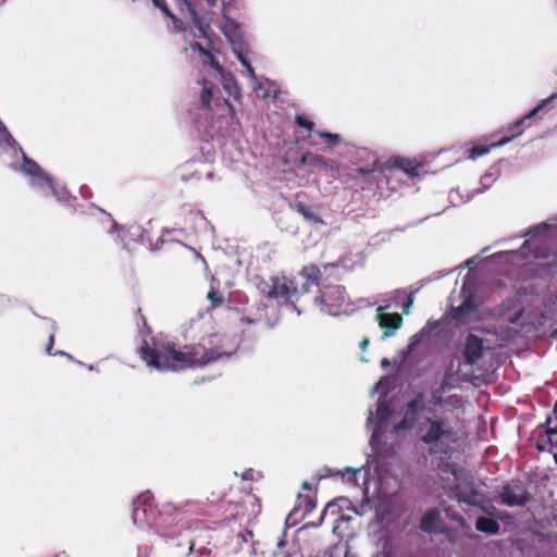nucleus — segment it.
<instances>
[{"label": "nucleus", "mask_w": 557, "mask_h": 557, "mask_svg": "<svg viewBox=\"0 0 557 557\" xmlns=\"http://www.w3.org/2000/svg\"><path fill=\"white\" fill-rule=\"evenodd\" d=\"M302 488L304 490H311V484L309 482H304L302 483Z\"/></svg>", "instance_id": "50"}, {"label": "nucleus", "mask_w": 557, "mask_h": 557, "mask_svg": "<svg viewBox=\"0 0 557 557\" xmlns=\"http://www.w3.org/2000/svg\"><path fill=\"white\" fill-rule=\"evenodd\" d=\"M444 511L446 517L449 518L450 520L456 521L459 524H462L465 522V518L461 515H459L455 509L446 507Z\"/></svg>", "instance_id": "38"}, {"label": "nucleus", "mask_w": 557, "mask_h": 557, "mask_svg": "<svg viewBox=\"0 0 557 557\" xmlns=\"http://www.w3.org/2000/svg\"><path fill=\"white\" fill-rule=\"evenodd\" d=\"M315 304L320 306L321 311L332 317L348 315L355 310L342 285L323 286L315 298Z\"/></svg>", "instance_id": "7"}, {"label": "nucleus", "mask_w": 557, "mask_h": 557, "mask_svg": "<svg viewBox=\"0 0 557 557\" xmlns=\"http://www.w3.org/2000/svg\"><path fill=\"white\" fill-rule=\"evenodd\" d=\"M182 509L173 503H166L158 509L153 503V496L149 491L143 492L133 500L132 519L140 529H156L163 531L168 517L180 512Z\"/></svg>", "instance_id": "5"}, {"label": "nucleus", "mask_w": 557, "mask_h": 557, "mask_svg": "<svg viewBox=\"0 0 557 557\" xmlns=\"http://www.w3.org/2000/svg\"><path fill=\"white\" fill-rule=\"evenodd\" d=\"M302 162L309 161L313 165H327V161L324 157L318 154H308L302 157Z\"/></svg>", "instance_id": "33"}, {"label": "nucleus", "mask_w": 557, "mask_h": 557, "mask_svg": "<svg viewBox=\"0 0 557 557\" xmlns=\"http://www.w3.org/2000/svg\"><path fill=\"white\" fill-rule=\"evenodd\" d=\"M253 473L255 471L252 469H247L246 471H244L242 478L243 480H253Z\"/></svg>", "instance_id": "45"}, {"label": "nucleus", "mask_w": 557, "mask_h": 557, "mask_svg": "<svg viewBox=\"0 0 557 557\" xmlns=\"http://www.w3.org/2000/svg\"><path fill=\"white\" fill-rule=\"evenodd\" d=\"M0 148L3 152L21 153L23 163L18 170L28 178L30 187L42 197L53 196L60 202H69L71 195L65 187H58L52 177L33 159L28 158L7 126L0 120Z\"/></svg>", "instance_id": "4"}, {"label": "nucleus", "mask_w": 557, "mask_h": 557, "mask_svg": "<svg viewBox=\"0 0 557 557\" xmlns=\"http://www.w3.org/2000/svg\"><path fill=\"white\" fill-rule=\"evenodd\" d=\"M208 299L211 301L212 304V307L216 308L219 307L222 302H223V297L221 296V294L215 290V289H211L208 295H207Z\"/></svg>", "instance_id": "37"}, {"label": "nucleus", "mask_w": 557, "mask_h": 557, "mask_svg": "<svg viewBox=\"0 0 557 557\" xmlns=\"http://www.w3.org/2000/svg\"><path fill=\"white\" fill-rule=\"evenodd\" d=\"M233 51L236 54L240 64L247 70L249 76L252 79H255V82H256L255 90L262 91V94H261L262 98L270 97L271 94L274 92L272 83L267 78L257 77L253 67L251 66L250 61L248 60V58L245 55L244 51L240 48L233 47Z\"/></svg>", "instance_id": "15"}, {"label": "nucleus", "mask_w": 557, "mask_h": 557, "mask_svg": "<svg viewBox=\"0 0 557 557\" xmlns=\"http://www.w3.org/2000/svg\"><path fill=\"white\" fill-rule=\"evenodd\" d=\"M211 98H212V90L205 83L203 84V89H202V92H201V96H200L202 104L207 106V107H210Z\"/></svg>", "instance_id": "39"}, {"label": "nucleus", "mask_w": 557, "mask_h": 557, "mask_svg": "<svg viewBox=\"0 0 557 557\" xmlns=\"http://www.w3.org/2000/svg\"><path fill=\"white\" fill-rule=\"evenodd\" d=\"M295 121L298 126L304 127L308 131H314V123L312 121L308 120L306 116L296 115Z\"/></svg>", "instance_id": "36"}, {"label": "nucleus", "mask_w": 557, "mask_h": 557, "mask_svg": "<svg viewBox=\"0 0 557 557\" xmlns=\"http://www.w3.org/2000/svg\"><path fill=\"white\" fill-rule=\"evenodd\" d=\"M283 544H284V541H283V540H281V541L278 542V546H282Z\"/></svg>", "instance_id": "61"}, {"label": "nucleus", "mask_w": 557, "mask_h": 557, "mask_svg": "<svg viewBox=\"0 0 557 557\" xmlns=\"http://www.w3.org/2000/svg\"><path fill=\"white\" fill-rule=\"evenodd\" d=\"M473 262H474V259H473V258H472V259H469V260H467L466 265H467V267H470V265H472V263H473Z\"/></svg>", "instance_id": "54"}, {"label": "nucleus", "mask_w": 557, "mask_h": 557, "mask_svg": "<svg viewBox=\"0 0 557 557\" xmlns=\"http://www.w3.org/2000/svg\"><path fill=\"white\" fill-rule=\"evenodd\" d=\"M317 135L327 140L329 147H334L341 141V136L338 134L330 133L326 131H314Z\"/></svg>", "instance_id": "31"}, {"label": "nucleus", "mask_w": 557, "mask_h": 557, "mask_svg": "<svg viewBox=\"0 0 557 557\" xmlns=\"http://www.w3.org/2000/svg\"><path fill=\"white\" fill-rule=\"evenodd\" d=\"M139 351L148 367L164 372L201 368L211 362L228 359L236 352V347L228 348L222 345L216 348H207L198 344L185 346L184 350H176L170 343L151 338V342H143Z\"/></svg>", "instance_id": "2"}, {"label": "nucleus", "mask_w": 557, "mask_h": 557, "mask_svg": "<svg viewBox=\"0 0 557 557\" xmlns=\"http://www.w3.org/2000/svg\"><path fill=\"white\" fill-rule=\"evenodd\" d=\"M460 298L462 299V301L459 306L454 308L453 318L462 323H467L473 320L476 317L478 312V304L475 301V289L467 281L463 282V285L461 287Z\"/></svg>", "instance_id": "11"}, {"label": "nucleus", "mask_w": 557, "mask_h": 557, "mask_svg": "<svg viewBox=\"0 0 557 557\" xmlns=\"http://www.w3.org/2000/svg\"><path fill=\"white\" fill-rule=\"evenodd\" d=\"M209 7H213L216 3V0H206Z\"/></svg>", "instance_id": "53"}, {"label": "nucleus", "mask_w": 557, "mask_h": 557, "mask_svg": "<svg viewBox=\"0 0 557 557\" xmlns=\"http://www.w3.org/2000/svg\"><path fill=\"white\" fill-rule=\"evenodd\" d=\"M292 209L300 214L304 220L311 225L325 224L320 215L318 207L315 206H309L301 201H297L292 205Z\"/></svg>", "instance_id": "19"}, {"label": "nucleus", "mask_w": 557, "mask_h": 557, "mask_svg": "<svg viewBox=\"0 0 557 557\" xmlns=\"http://www.w3.org/2000/svg\"><path fill=\"white\" fill-rule=\"evenodd\" d=\"M366 152H367L366 149H358L357 150V153H366Z\"/></svg>", "instance_id": "59"}, {"label": "nucleus", "mask_w": 557, "mask_h": 557, "mask_svg": "<svg viewBox=\"0 0 557 557\" xmlns=\"http://www.w3.org/2000/svg\"><path fill=\"white\" fill-rule=\"evenodd\" d=\"M520 134H521V132L512 134L511 136L504 137V138L499 139L498 141H495V143L491 144V147L492 148L503 147L506 144L510 143L513 138H516Z\"/></svg>", "instance_id": "43"}, {"label": "nucleus", "mask_w": 557, "mask_h": 557, "mask_svg": "<svg viewBox=\"0 0 557 557\" xmlns=\"http://www.w3.org/2000/svg\"><path fill=\"white\" fill-rule=\"evenodd\" d=\"M438 321H428L426 324L414 335L411 336L407 348V355H411L419 345H421L432 332L440 327Z\"/></svg>", "instance_id": "20"}, {"label": "nucleus", "mask_w": 557, "mask_h": 557, "mask_svg": "<svg viewBox=\"0 0 557 557\" xmlns=\"http://www.w3.org/2000/svg\"><path fill=\"white\" fill-rule=\"evenodd\" d=\"M88 369H89L90 371H94V370H96V367H95L94 364H89V366H88Z\"/></svg>", "instance_id": "58"}, {"label": "nucleus", "mask_w": 557, "mask_h": 557, "mask_svg": "<svg viewBox=\"0 0 557 557\" xmlns=\"http://www.w3.org/2000/svg\"><path fill=\"white\" fill-rule=\"evenodd\" d=\"M388 308L389 305L380 306L377 308L376 320L380 327L383 330L382 339L393 336L403 324V317L399 313L385 312Z\"/></svg>", "instance_id": "16"}, {"label": "nucleus", "mask_w": 557, "mask_h": 557, "mask_svg": "<svg viewBox=\"0 0 557 557\" xmlns=\"http://www.w3.org/2000/svg\"><path fill=\"white\" fill-rule=\"evenodd\" d=\"M290 512H295L296 515H301L304 512L302 509V502H301V495L298 496V503L294 506Z\"/></svg>", "instance_id": "44"}, {"label": "nucleus", "mask_w": 557, "mask_h": 557, "mask_svg": "<svg viewBox=\"0 0 557 557\" xmlns=\"http://www.w3.org/2000/svg\"><path fill=\"white\" fill-rule=\"evenodd\" d=\"M49 322L51 325L52 333L49 336V342H48L46 351H47V354L52 355V347L54 345V332H55L57 325H55L54 321H49Z\"/></svg>", "instance_id": "42"}, {"label": "nucleus", "mask_w": 557, "mask_h": 557, "mask_svg": "<svg viewBox=\"0 0 557 557\" xmlns=\"http://www.w3.org/2000/svg\"><path fill=\"white\" fill-rule=\"evenodd\" d=\"M113 228L119 232L123 231V233H125V235L134 242L150 245V238H149L148 232L138 224H133V225H129L127 228H124V227H120V225L116 222H114Z\"/></svg>", "instance_id": "21"}, {"label": "nucleus", "mask_w": 557, "mask_h": 557, "mask_svg": "<svg viewBox=\"0 0 557 557\" xmlns=\"http://www.w3.org/2000/svg\"><path fill=\"white\" fill-rule=\"evenodd\" d=\"M87 190H88V188H87L86 186H83V187L81 188V194H82V196H83V197H86V191H87Z\"/></svg>", "instance_id": "51"}, {"label": "nucleus", "mask_w": 557, "mask_h": 557, "mask_svg": "<svg viewBox=\"0 0 557 557\" xmlns=\"http://www.w3.org/2000/svg\"><path fill=\"white\" fill-rule=\"evenodd\" d=\"M381 366H382L383 368H385V367L389 366V360H388L387 358H383V359H382V361H381Z\"/></svg>", "instance_id": "48"}, {"label": "nucleus", "mask_w": 557, "mask_h": 557, "mask_svg": "<svg viewBox=\"0 0 557 557\" xmlns=\"http://www.w3.org/2000/svg\"><path fill=\"white\" fill-rule=\"evenodd\" d=\"M483 341L475 335H468L462 351L465 361L471 367L478 366L479 361L483 357Z\"/></svg>", "instance_id": "17"}, {"label": "nucleus", "mask_w": 557, "mask_h": 557, "mask_svg": "<svg viewBox=\"0 0 557 557\" xmlns=\"http://www.w3.org/2000/svg\"><path fill=\"white\" fill-rule=\"evenodd\" d=\"M253 284L261 296V300L250 307L235 308L243 312L240 318L243 322L248 324L262 323L272 327L278 319V308L285 305H293L297 314H300V311L294 305V299L298 293L297 287L286 276H256Z\"/></svg>", "instance_id": "3"}, {"label": "nucleus", "mask_w": 557, "mask_h": 557, "mask_svg": "<svg viewBox=\"0 0 557 557\" xmlns=\"http://www.w3.org/2000/svg\"><path fill=\"white\" fill-rule=\"evenodd\" d=\"M156 8L160 9L173 22H176V16L170 11L165 0H152Z\"/></svg>", "instance_id": "32"}, {"label": "nucleus", "mask_w": 557, "mask_h": 557, "mask_svg": "<svg viewBox=\"0 0 557 557\" xmlns=\"http://www.w3.org/2000/svg\"><path fill=\"white\" fill-rule=\"evenodd\" d=\"M392 410L385 399L380 398L376 404L375 417L372 410L369 411L367 419V428L372 430L370 437L371 450L374 453L380 451L382 436L385 431V425L391 417Z\"/></svg>", "instance_id": "9"}, {"label": "nucleus", "mask_w": 557, "mask_h": 557, "mask_svg": "<svg viewBox=\"0 0 557 557\" xmlns=\"http://www.w3.org/2000/svg\"><path fill=\"white\" fill-rule=\"evenodd\" d=\"M438 519L440 513L436 509L428 510L420 521V529L428 533L434 532L436 530Z\"/></svg>", "instance_id": "25"}, {"label": "nucleus", "mask_w": 557, "mask_h": 557, "mask_svg": "<svg viewBox=\"0 0 557 557\" xmlns=\"http://www.w3.org/2000/svg\"><path fill=\"white\" fill-rule=\"evenodd\" d=\"M421 165L412 160L403 159L398 163V168L409 176H417Z\"/></svg>", "instance_id": "27"}, {"label": "nucleus", "mask_w": 557, "mask_h": 557, "mask_svg": "<svg viewBox=\"0 0 557 557\" xmlns=\"http://www.w3.org/2000/svg\"><path fill=\"white\" fill-rule=\"evenodd\" d=\"M213 177V173L212 172H208L207 173V178L211 180Z\"/></svg>", "instance_id": "57"}, {"label": "nucleus", "mask_w": 557, "mask_h": 557, "mask_svg": "<svg viewBox=\"0 0 557 557\" xmlns=\"http://www.w3.org/2000/svg\"><path fill=\"white\" fill-rule=\"evenodd\" d=\"M338 470H333L329 467H324L317 475H318V480H323V479H326V478H331V476H334V475H339L337 473Z\"/></svg>", "instance_id": "41"}, {"label": "nucleus", "mask_w": 557, "mask_h": 557, "mask_svg": "<svg viewBox=\"0 0 557 557\" xmlns=\"http://www.w3.org/2000/svg\"><path fill=\"white\" fill-rule=\"evenodd\" d=\"M499 503L506 507H523L531 500V495L521 481H510L498 492Z\"/></svg>", "instance_id": "10"}, {"label": "nucleus", "mask_w": 557, "mask_h": 557, "mask_svg": "<svg viewBox=\"0 0 557 557\" xmlns=\"http://www.w3.org/2000/svg\"><path fill=\"white\" fill-rule=\"evenodd\" d=\"M339 503H346V499L339 498V499L332 500V502L327 503L324 510L322 511L321 520H324L326 517L332 516V517H335V519L333 520L334 523L338 522V521H348L350 519L349 517L339 515V509H341ZM321 522L322 521H320L319 523L313 524V525L314 527L320 525Z\"/></svg>", "instance_id": "22"}, {"label": "nucleus", "mask_w": 557, "mask_h": 557, "mask_svg": "<svg viewBox=\"0 0 557 557\" xmlns=\"http://www.w3.org/2000/svg\"><path fill=\"white\" fill-rule=\"evenodd\" d=\"M492 147L490 146H475L468 150V159L475 160L479 157H482L491 151Z\"/></svg>", "instance_id": "30"}, {"label": "nucleus", "mask_w": 557, "mask_h": 557, "mask_svg": "<svg viewBox=\"0 0 557 557\" xmlns=\"http://www.w3.org/2000/svg\"><path fill=\"white\" fill-rule=\"evenodd\" d=\"M387 467L382 460L381 451H372L367 459V463L360 468L346 467L338 470L337 473L345 482L359 486V479L362 478V485L368 488L370 481H382Z\"/></svg>", "instance_id": "6"}, {"label": "nucleus", "mask_w": 557, "mask_h": 557, "mask_svg": "<svg viewBox=\"0 0 557 557\" xmlns=\"http://www.w3.org/2000/svg\"><path fill=\"white\" fill-rule=\"evenodd\" d=\"M183 4L186 7L187 11L189 12L191 18H193V22H194V25L205 35L207 36V33H206V29H205V26L202 24V21L201 18L199 17V15L197 14L196 12V9L195 7L191 4L190 1L188 0H183Z\"/></svg>", "instance_id": "29"}, {"label": "nucleus", "mask_w": 557, "mask_h": 557, "mask_svg": "<svg viewBox=\"0 0 557 557\" xmlns=\"http://www.w3.org/2000/svg\"><path fill=\"white\" fill-rule=\"evenodd\" d=\"M394 294H395L396 296H400V295L406 294V290H405V289H396V290L394 292Z\"/></svg>", "instance_id": "49"}, {"label": "nucleus", "mask_w": 557, "mask_h": 557, "mask_svg": "<svg viewBox=\"0 0 557 557\" xmlns=\"http://www.w3.org/2000/svg\"><path fill=\"white\" fill-rule=\"evenodd\" d=\"M428 280H422L419 282V285L417 287H411L410 293L407 296L406 301L403 304V311L405 314H408L410 312V309L414 301V296L420 292V289L428 283Z\"/></svg>", "instance_id": "26"}, {"label": "nucleus", "mask_w": 557, "mask_h": 557, "mask_svg": "<svg viewBox=\"0 0 557 557\" xmlns=\"http://www.w3.org/2000/svg\"><path fill=\"white\" fill-rule=\"evenodd\" d=\"M454 476L459 481L449 491V498L457 500L459 504H466L471 507L480 508L484 513L492 515L494 507L485 506L486 495L483 491L467 480L460 481V478L454 472Z\"/></svg>", "instance_id": "8"}, {"label": "nucleus", "mask_w": 557, "mask_h": 557, "mask_svg": "<svg viewBox=\"0 0 557 557\" xmlns=\"http://www.w3.org/2000/svg\"><path fill=\"white\" fill-rule=\"evenodd\" d=\"M64 357H66V358H67L69 360H71V361H74L73 356H72V355H70V354H67V352H66V355H64Z\"/></svg>", "instance_id": "56"}, {"label": "nucleus", "mask_w": 557, "mask_h": 557, "mask_svg": "<svg viewBox=\"0 0 557 557\" xmlns=\"http://www.w3.org/2000/svg\"><path fill=\"white\" fill-rule=\"evenodd\" d=\"M546 435L548 443L552 447L557 448V421L556 419L546 420Z\"/></svg>", "instance_id": "28"}, {"label": "nucleus", "mask_w": 557, "mask_h": 557, "mask_svg": "<svg viewBox=\"0 0 557 557\" xmlns=\"http://www.w3.org/2000/svg\"><path fill=\"white\" fill-rule=\"evenodd\" d=\"M373 168H360L358 169V172L361 173L362 175H368V174H371L373 173Z\"/></svg>", "instance_id": "46"}, {"label": "nucleus", "mask_w": 557, "mask_h": 557, "mask_svg": "<svg viewBox=\"0 0 557 557\" xmlns=\"http://www.w3.org/2000/svg\"><path fill=\"white\" fill-rule=\"evenodd\" d=\"M188 544H189V547H188L187 555L196 554L199 557H205L210 554V548H208V547L202 546L200 548H196V543L190 542V541L188 542Z\"/></svg>", "instance_id": "34"}, {"label": "nucleus", "mask_w": 557, "mask_h": 557, "mask_svg": "<svg viewBox=\"0 0 557 557\" xmlns=\"http://www.w3.org/2000/svg\"><path fill=\"white\" fill-rule=\"evenodd\" d=\"M338 268L339 265L337 263H325L322 269L314 264L304 267L301 271V274L306 277V283L302 285L304 292L306 293L308 290L309 285L318 284V281L323 275H332L333 271Z\"/></svg>", "instance_id": "18"}, {"label": "nucleus", "mask_w": 557, "mask_h": 557, "mask_svg": "<svg viewBox=\"0 0 557 557\" xmlns=\"http://www.w3.org/2000/svg\"><path fill=\"white\" fill-rule=\"evenodd\" d=\"M301 502H302V509H304L305 515L310 513L315 508V500L310 495H306V496L301 495Z\"/></svg>", "instance_id": "35"}, {"label": "nucleus", "mask_w": 557, "mask_h": 557, "mask_svg": "<svg viewBox=\"0 0 557 557\" xmlns=\"http://www.w3.org/2000/svg\"><path fill=\"white\" fill-rule=\"evenodd\" d=\"M368 346H369V339L368 338H363L362 342L360 343V348L362 350H366Z\"/></svg>", "instance_id": "47"}, {"label": "nucleus", "mask_w": 557, "mask_h": 557, "mask_svg": "<svg viewBox=\"0 0 557 557\" xmlns=\"http://www.w3.org/2000/svg\"><path fill=\"white\" fill-rule=\"evenodd\" d=\"M461 403V397L456 394L443 398L440 388L432 391L430 397L418 393L404 406L403 417L394 431L400 434L413 430L417 441L431 456H447L451 451V445L458 438V430L454 420L444 412H440L438 408L444 405L459 408Z\"/></svg>", "instance_id": "1"}, {"label": "nucleus", "mask_w": 557, "mask_h": 557, "mask_svg": "<svg viewBox=\"0 0 557 557\" xmlns=\"http://www.w3.org/2000/svg\"><path fill=\"white\" fill-rule=\"evenodd\" d=\"M555 98H557V94H553L548 98L541 100L528 114H525L524 116H522L519 120H517L510 126L509 129L512 131V129L519 127L520 125H522L527 120L535 116L541 110H543L546 107H548V104L552 103Z\"/></svg>", "instance_id": "24"}, {"label": "nucleus", "mask_w": 557, "mask_h": 557, "mask_svg": "<svg viewBox=\"0 0 557 557\" xmlns=\"http://www.w3.org/2000/svg\"><path fill=\"white\" fill-rule=\"evenodd\" d=\"M3 2H4V0H0V7L2 5Z\"/></svg>", "instance_id": "62"}, {"label": "nucleus", "mask_w": 557, "mask_h": 557, "mask_svg": "<svg viewBox=\"0 0 557 557\" xmlns=\"http://www.w3.org/2000/svg\"><path fill=\"white\" fill-rule=\"evenodd\" d=\"M550 226L552 225L548 222H543L529 228L525 233L521 234L520 237H530V239H525L518 250H511L508 251V253L517 255L521 259H527L531 256L534 258L544 257V255L539 251V246L534 239L545 235Z\"/></svg>", "instance_id": "12"}, {"label": "nucleus", "mask_w": 557, "mask_h": 557, "mask_svg": "<svg viewBox=\"0 0 557 557\" xmlns=\"http://www.w3.org/2000/svg\"><path fill=\"white\" fill-rule=\"evenodd\" d=\"M233 297L234 298L237 297L238 301H240V302L244 300V298H246L244 295H234Z\"/></svg>", "instance_id": "52"}, {"label": "nucleus", "mask_w": 557, "mask_h": 557, "mask_svg": "<svg viewBox=\"0 0 557 557\" xmlns=\"http://www.w3.org/2000/svg\"><path fill=\"white\" fill-rule=\"evenodd\" d=\"M194 49H197L203 55L202 61L205 64H210L219 72L227 95L230 97L238 98L240 96V91L232 74L224 72L221 65L215 61L213 54L207 51L200 44H196Z\"/></svg>", "instance_id": "13"}, {"label": "nucleus", "mask_w": 557, "mask_h": 557, "mask_svg": "<svg viewBox=\"0 0 557 557\" xmlns=\"http://www.w3.org/2000/svg\"><path fill=\"white\" fill-rule=\"evenodd\" d=\"M306 515L302 512L301 515H296L295 512H289L286 517L285 524L287 527H295L298 521H300Z\"/></svg>", "instance_id": "40"}, {"label": "nucleus", "mask_w": 557, "mask_h": 557, "mask_svg": "<svg viewBox=\"0 0 557 557\" xmlns=\"http://www.w3.org/2000/svg\"><path fill=\"white\" fill-rule=\"evenodd\" d=\"M53 355L64 356V355H66V352H65V351H63V350H58V351H55Z\"/></svg>", "instance_id": "55"}, {"label": "nucleus", "mask_w": 557, "mask_h": 557, "mask_svg": "<svg viewBox=\"0 0 557 557\" xmlns=\"http://www.w3.org/2000/svg\"><path fill=\"white\" fill-rule=\"evenodd\" d=\"M475 529L487 535H496L499 533L500 525L499 523L487 517H479L475 521Z\"/></svg>", "instance_id": "23"}, {"label": "nucleus", "mask_w": 557, "mask_h": 557, "mask_svg": "<svg viewBox=\"0 0 557 557\" xmlns=\"http://www.w3.org/2000/svg\"><path fill=\"white\" fill-rule=\"evenodd\" d=\"M75 362H76L77 364H79V366H85V364H84V362H82V361H75Z\"/></svg>", "instance_id": "60"}, {"label": "nucleus", "mask_w": 557, "mask_h": 557, "mask_svg": "<svg viewBox=\"0 0 557 557\" xmlns=\"http://www.w3.org/2000/svg\"><path fill=\"white\" fill-rule=\"evenodd\" d=\"M498 178V172H486L482 175L480 180L481 188L473 189L471 193H467V195L460 194L458 189H453L449 193V201L454 206H458L459 203H466L472 199V197L476 194L484 193L487 190Z\"/></svg>", "instance_id": "14"}]
</instances>
